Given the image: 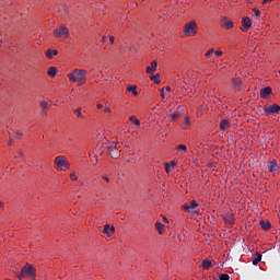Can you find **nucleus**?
<instances>
[{
  "label": "nucleus",
  "instance_id": "nucleus-32",
  "mask_svg": "<svg viewBox=\"0 0 280 280\" xmlns=\"http://www.w3.org/2000/svg\"><path fill=\"white\" fill-rule=\"evenodd\" d=\"M213 54H215V51L213 50V48L209 49V50L206 52V58H211V56H213Z\"/></svg>",
  "mask_w": 280,
  "mask_h": 280
},
{
  "label": "nucleus",
  "instance_id": "nucleus-47",
  "mask_svg": "<svg viewBox=\"0 0 280 280\" xmlns=\"http://www.w3.org/2000/svg\"><path fill=\"white\" fill-rule=\"evenodd\" d=\"M96 108H98V109H100V108H104V105H102V103H97V104H96Z\"/></svg>",
  "mask_w": 280,
  "mask_h": 280
},
{
  "label": "nucleus",
  "instance_id": "nucleus-18",
  "mask_svg": "<svg viewBox=\"0 0 280 280\" xmlns=\"http://www.w3.org/2000/svg\"><path fill=\"white\" fill-rule=\"evenodd\" d=\"M189 126H191V119H189L188 116H185L182 122L183 130H189Z\"/></svg>",
  "mask_w": 280,
  "mask_h": 280
},
{
  "label": "nucleus",
  "instance_id": "nucleus-40",
  "mask_svg": "<svg viewBox=\"0 0 280 280\" xmlns=\"http://www.w3.org/2000/svg\"><path fill=\"white\" fill-rule=\"evenodd\" d=\"M176 161L175 160H172L170 163H168V165H170V167H176Z\"/></svg>",
  "mask_w": 280,
  "mask_h": 280
},
{
  "label": "nucleus",
  "instance_id": "nucleus-28",
  "mask_svg": "<svg viewBox=\"0 0 280 280\" xmlns=\"http://www.w3.org/2000/svg\"><path fill=\"white\" fill-rule=\"evenodd\" d=\"M74 115L78 116L81 119H85V117L82 115V107H79L73 110Z\"/></svg>",
  "mask_w": 280,
  "mask_h": 280
},
{
  "label": "nucleus",
  "instance_id": "nucleus-49",
  "mask_svg": "<svg viewBox=\"0 0 280 280\" xmlns=\"http://www.w3.org/2000/svg\"><path fill=\"white\" fill-rule=\"evenodd\" d=\"M102 42H103V43H106V36H103V37H102Z\"/></svg>",
  "mask_w": 280,
  "mask_h": 280
},
{
  "label": "nucleus",
  "instance_id": "nucleus-21",
  "mask_svg": "<svg viewBox=\"0 0 280 280\" xmlns=\"http://www.w3.org/2000/svg\"><path fill=\"white\" fill-rule=\"evenodd\" d=\"M260 226L261 229H264V231H270V229H272V224L270 223V221H260Z\"/></svg>",
  "mask_w": 280,
  "mask_h": 280
},
{
  "label": "nucleus",
  "instance_id": "nucleus-35",
  "mask_svg": "<svg viewBox=\"0 0 280 280\" xmlns=\"http://www.w3.org/2000/svg\"><path fill=\"white\" fill-rule=\"evenodd\" d=\"M13 136L15 137V139H21V137H23V132H21V131H15V132L13 133Z\"/></svg>",
  "mask_w": 280,
  "mask_h": 280
},
{
  "label": "nucleus",
  "instance_id": "nucleus-50",
  "mask_svg": "<svg viewBox=\"0 0 280 280\" xmlns=\"http://www.w3.org/2000/svg\"><path fill=\"white\" fill-rule=\"evenodd\" d=\"M165 89H166V91H168V92L172 91V88H170V86H166Z\"/></svg>",
  "mask_w": 280,
  "mask_h": 280
},
{
  "label": "nucleus",
  "instance_id": "nucleus-17",
  "mask_svg": "<svg viewBox=\"0 0 280 280\" xmlns=\"http://www.w3.org/2000/svg\"><path fill=\"white\" fill-rule=\"evenodd\" d=\"M272 93V88L267 86L260 90V97H262V100H266V97H268V95H270Z\"/></svg>",
  "mask_w": 280,
  "mask_h": 280
},
{
  "label": "nucleus",
  "instance_id": "nucleus-46",
  "mask_svg": "<svg viewBox=\"0 0 280 280\" xmlns=\"http://www.w3.org/2000/svg\"><path fill=\"white\" fill-rule=\"evenodd\" d=\"M103 180H106V183H110V178H108V176H103Z\"/></svg>",
  "mask_w": 280,
  "mask_h": 280
},
{
  "label": "nucleus",
  "instance_id": "nucleus-43",
  "mask_svg": "<svg viewBox=\"0 0 280 280\" xmlns=\"http://www.w3.org/2000/svg\"><path fill=\"white\" fill-rule=\"evenodd\" d=\"M266 3H272V0H262V4L266 5Z\"/></svg>",
  "mask_w": 280,
  "mask_h": 280
},
{
  "label": "nucleus",
  "instance_id": "nucleus-16",
  "mask_svg": "<svg viewBox=\"0 0 280 280\" xmlns=\"http://www.w3.org/2000/svg\"><path fill=\"white\" fill-rule=\"evenodd\" d=\"M104 235H107V237L113 236V233H115V226H110L109 224H105L103 229Z\"/></svg>",
  "mask_w": 280,
  "mask_h": 280
},
{
  "label": "nucleus",
  "instance_id": "nucleus-25",
  "mask_svg": "<svg viewBox=\"0 0 280 280\" xmlns=\"http://www.w3.org/2000/svg\"><path fill=\"white\" fill-rule=\"evenodd\" d=\"M39 106H40V108H42L44 115H47V110H49V106H48L47 102L42 101V102L39 103Z\"/></svg>",
  "mask_w": 280,
  "mask_h": 280
},
{
  "label": "nucleus",
  "instance_id": "nucleus-11",
  "mask_svg": "<svg viewBox=\"0 0 280 280\" xmlns=\"http://www.w3.org/2000/svg\"><path fill=\"white\" fill-rule=\"evenodd\" d=\"M117 143L118 142H112V145L107 149L112 159H119L121 155L117 150Z\"/></svg>",
  "mask_w": 280,
  "mask_h": 280
},
{
  "label": "nucleus",
  "instance_id": "nucleus-23",
  "mask_svg": "<svg viewBox=\"0 0 280 280\" xmlns=\"http://www.w3.org/2000/svg\"><path fill=\"white\" fill-rule=\"evenodd\" d=\"M259 261H261V253L257 252L252 260V264L253 266H258Z\"/></svg>",
  "mask_w": 280,
  "mask_h": 280
},
{
  "label": "nucleus",
  "instance_id": "nucleus-5",
  "mask_svg": "<svg viewBox=\"0 0 280 280\" xmlns=\"http://www.w3.org/2000/svg\"><path fill=\"white\" fill-rule=\"evenodd\" d=\"M55 165L56 168L59 170L60 172H67V170H69L70 167L69 161L63 155H58L55 159Z\"/></svg>",
  "mask_w": 280,
  "mask_h": 280
},
{
  "label": "nucleus",
  "instance_id": "nucleus-44",
  "mask_svg": "<svg viewBox=\"0 0 280 280\" xmlns=\"http://www.w3.org/2000/svg\"><path fill=\"white\" fill-rule=\"evenodd\" d=\"M109 43H110V45H113V43H115V37L114 36L109 37Z\"/></svg>",
  "mask_w": 280,
  "mask_h": 280
},
{
  "label": "nucleus",
  "instance_id": "nucleus-53",
  "mask_svg": "<svg viewBox=\"0 0 280 280\" xmlns=\"http://www.w3.org/2000/svg\"><path fill=\"white\" fill-rule=\"evenodd\" d=\"M65 12H69V9L65 8Z\"/></svg>",
  "mask_w": 280,
  "mask_h": 280
},
{
  "label": "nucleus",
  "instance_id": "nucleus-31",
  "mask_svg": "<svg viewBox=\"0 0 280 280\" xmlns=\"http://www.w3.org/2000/svg\"><path fill=\"white\" fill-rule=\"evenodd\" d=\"M219 279L220 280H229V279H231V277L229 276V273H221Z\"/></svg>",
  "mask_w": 280,
  "mask_h": 280
},
{
  "label": "nucleus",
  "instance_id": "nucleus-45",
  "mask_svg": "<svg viewBox=\"0 0 280 280\" xmlns=\"http://www.w3.org/2000/svg\"><path fill=\"white\" fill-rule=\"evenodd\" d=\"M8 145H14V140H12V138H10Z\"/></svg>",
  "mask_w": 280,
  "mask_h": 280
},
{
  "label": "nucleus",
  "instance_id": "nucleus-52",
  "mask_svg": "<svg viewBox=\"0 0 280 280\" xmlns=\"http://www.w3.org/2000/svg\"><path fill=\"white\" fill-rule=\"evenodd\" d=\"M163 221H164V222H167V218H166V217H163Z\"/></svg>",
  "mask_w": 280,
  "mask_h": 280
},
{
  "label": "nucleus",
  "instance_id": "nucleus-37",
  "mask_svg": "<svg viewBox=\"0 0 280 280\" xmlns=\"http://www.w3.org/2000/svg\"><path fill=\"white\" fill-rule=\"evenodd\" d=\"M172 166H170V163H165V172L166 174H170V170Z\"/></svg>",
  "mask_w": 280,
  "mask_h": 280
},
{
  "label": "nucleus",
  "instance_id": "nucleus-20",
  "mask_svg": "<svg viewBox=\"0 0 280 280\" xmlns=\"http://www.w3.org/2000/svg\"><path fill=\"white\" fill-rule=\"evenodd\" d=\"M215 262L213 260H210V259H205L202 261V268L205 270H209V268H212V266L214 265Z\"/></svg>",
  "mask_w": 280,
  "mask_h": 280
},
{
  "label": "nucleus",
  "instance_id": "nucleus-34",
  "mask_svg": "<svg viewBox=\"0 0 280 280\" xmlns=\"http://www.w3.org/2000/svg\"><path fill=\"white\" fill-rule=\"evenodd\" d=\"M177 150H182L183 152H187V145L179 144V145H177Z\"/></svg>",
  "mask_w": 280,
  "mask_h": 280
},
{
  "label": "nucleus",
  "instance_id": "nucleus-30",
  "mask_svg": "<svg viewBox=\"0 0 280 280\" xmlns=\"http://www.w3.org/2000/svg\"><path fill=\"white\" fill-rule=\"evenodd\" d=\"M155 226H156V229H158V231H159V233L161 235L163 233L162 232L163 231V226H165V225H163V223H161V222H156Z\"/></svg>",
  "mask_w": 280,
  "mask_h": 280
},
{
  "label": "nucleus",
  "instance_id": "nucleus-7",
  "mask_svg": "<svg viewBox=\"0 0 280 280\" xmlns=\"http://www.w3.org/2000/svg\"><path fill=\"white\" fill-rule=\"evenodd\" d=\"M183 211L186 213H198L196 209H198V202L196 200H191L190 202L184 203L182 206Z\"/></svg>",
  "mask_w": 280,
  "mask_h": 280
},
{
  "label": "nucleus",
  "instance_id": "nucleus-55",
  "mask_svg": "<svg viewBox=\"0 0 280 280\" xmlns=\"http://www.w3.org/2000/svg\"><path fill=\"white\" fill-rule=\"evenodd\" d=\"M95 159H96V161H98V160H97V155H95Z\"/></svg>",
  "mask_w": 280,
  "mask_h": 280
},
{
  "label": "nucleus",
  "instance_id": "nucleus-54",
  "mask_svg": "<svg viewBox=\"0 0 280 280\" xmlns=\"http://www.w3.org/2000/svg\"><path fill=\"white\" fill-rule=\"evenodd\" d=\"M80 185H84V182H81Z\"/></svg>",
  "mask_w": 280,
  "mask_h": 280
},
{
  "label": "nucleus",
  "instance_id": "nucleus-38",
  "mask_svg": "<svg viewBox=\"0 0 280 280\" xmlns=\"http://www.w3.org/2000/svg\"><path fill=\"white\" fill-rule=\"evenodd\" d=\"M70 178L71 180H78V175H75V173H71Z\"/></svg>",
  "mask_w": 280,
  "mask_h": 280
},
{
  "label": "nucleus",
  "instance_id": "nucleus-26",
  "mask_svg": "<svg viewBox=\"0 0 280 280\" xmlns=\"http://www.w3.org/2000/svg\"><path fill=\"white\" fill-rule=\"evenodd\" d=\"M127 91H128L129 93H132V95H135V96L139 95V92L137 91V85H129V86L127 88Z\"/></svg>",
  "mask_w": 280,
  "mask_h": 280
},
{
  "label": "nucleus",
  "instance_id": "nucleus-27",
  "mask_svg": "<svg viewBox=\"0 0 280 280\" xmlns=\"http://www.w3.org/2000/svg\"><path fill=\"white\" fill-rule=\"evenodd\" d=\"M150 80L154 82V84H159L161 82V74L156 73L150 77Z\"/></svg>",
  "mask_w": 280,
  "mask_h": 280
},
{
  "label": "nucleus",
  "instance_id": "nucleus-12",
  "mask_svg": "<svg viewBox=\"0 0 280 280\" xmlns=\"http://www.w3.org/2000/svg\"><path fill=\"white\" fill-rule=\"evenodd\" d=\"M253 27V21H250V18H243L242 20V32H248Z\"/></svg>",
  "mask_w": 280,
  "mask_h": 280
},
{
  "label": "nucleus",
  "instance_id": "nucleus-8",
  "mask_svg": "<svg viewBox=\"0 0 280 280\" xmlns=\"http://www.w3.org/2000/svg\"><path fill=\"white\" fill-rule=\"evenodd\" d=\"M55 38H69V28L67 26L61 25L59 28L54 31Z\"/></svg>",
  "mask_w": 280,
  "mask_h": 280
},
{
  "label": "nucleus",
  "instance_id": "nucleus-42",
  "mask_svg": "<svg viewBox=\"0 0 280 280\" xmlns=\"http://www.w3.org/2000/svg\"><path fill=\"white\" fill-rule=\"evenodd\" d=\"M160 91H161V97L165 98V89L162 88Z\"/></svg>",
  "mask_w": 280,
  "mask_h": 280
},
{
  "label": "nucleus",
  "instance_id": "nucleus-15",
  "mask_svg": "<svg viewBox=\"0 0 280 280\" xmlns=\"http://www.w3.org/2000/svg\"><path fill=\"white\" fill-rule=\"evenodd\" d=\"M231 128V121L226 118H223L220 122V130L224 132L225 130H229Z\"/></svg>",
  "mask_w": 280,
  "mask_h": 280
},
{
  "label": "nucleus",
  "instance_id": "nucleus-33",
  "mask_svg": "<svg viewBox=\"0 0 280 280\" xmlns=\"http://www.w3.org/2000/svg\"><path fill=\"white\" fill-rule=\"evenodd\" d=\"M226 222H229V224H233V222H235V218L233 217V214H230V215L226 218Z\"/></svg>",
  "mask_w": 280,
  "mask_h": 280
},
{
  "label": "nucleus",
  "instance_id": "nucleus-13",
  "mask_svg": "<svg viewBox=\"0 0 280 280\" xmlns=\"http://www.w3.org/2000/svg\"><path fill=\"white\" fill-rule=\"evenodd\" d=\"M267 170L268 172H278L279 164H277V160H270L267 162Z\"/></svg>",
  "mask_w": 280,
  "mask_h": 280
},
{
  "label": "nucleus",
  "instance_id": "nucleus-22",
  "mask_svg": "<svg viewBox=\"0 0 280 280\" xmlns=\"http://www.w3.org/2000/svg\"><path fill=\"white\" fill-rule=\"evenodd\" d=\"M54 56H58V50H56V49H48L47 51H46V58H48V60H51V59H54Z\"/></svg>",
  "mask_w": 280,
  "mask_h": 280
},
{
  "label": "nucleus",
  "instance_id": "nucleus-2",
  "mask_svg": "<svg viewBox=\"0 0 280 280\" xmlns=\"http://www.w3.org/2000/svg\"><path fill=\"white\" fill-rule=\"evenodd\" d=\"M167 115L170 121H176V119H180V117H185L187 115V107L185 105H178L177 108H171Z\"/></svg>",
  "mask_w": 280,
  "mask_h": 280
},
{
  "label": "nucleus",
  "instance_id": "nucleus-51",
  "mask_svg": "<svg viewBox=\"0 0 280 280\" xmlns=\"http://www.w3.org/2000/svg\"><path fill=\"white\" fill-rule=\"evenodd\" d=\"M0 209H3V202L0 201Z\"/></svg>",
  "mask_w": 280,
  "mask_h": 280
},
{
  "label": "nucleus",
  "instance_id": "nucleus-1",
  "mask_svg": "<svg viewBox=\"0 0 280 280\" xmlns=\"http://www.w3.org/2000/svg\"><path fill=\"white\" fill-rule=\"evenodd\" d=\"M70 82H78L79 86L86 84V70L74 69L68 74Z\"/></svg>",
  "mask_w": 280,
  "mask_h": 280
},
{
  "label": "nucleus",
  "instance_id": "nucleus-6",
  "mask_svg": "<svg viewBox=\"0 0 280 280\" xmlns=\"http://www.w3.org/2000/svg\"><path fill=\"white\" fill-rule=\"evenodd\" d=\"M280 113V106L278 104L264 106L262 110H260V114L265 117H270V115H279Z\"/></svg>",
  "mask_w": 280,
  "mask_h": 280
},
{
  "label": "nucleus",
  "instance_id": "nucleus-48",
  "mask_svg": "<svg viewBox=\"0 0 280 280\" xmlns=\"http://www.w3.org/2000/svg\"><path fill=\"white\" fill-rule=\"evenodd\" d=\"M104 113H110V107H105Z\"/></svg>",
  "mask_w": 280,
  "mask_h": 280
},
{
  "label": "nucleus",
  "instance_id": "nucleus-3",
  "mask_svg": "<svg viewBox=\"0 0 280 280\" xmlns=\"http://www.w3.org/2000/svg\"><path fill=\"white\" fill-rule=\"evenodd\" d=\"M25 277H31V279H36V268L34 266L26 264V266L22 267L21 275L18 276V279L22 280Z\"/></svg>",
  "mask_w": 280,
  "mask_h": 280
},
{
  "label": "nucleus",
  "instance_id": "nucleus-14",
  "mask_svg": "<svg viewBox=\"0 0 280 280\" xmlns=\"http://www.w3.org/2000/svg\"><path fill=\"white\" fill-rule=\"evenodd\" d=\"M159 67V62L156 60H153L150 66L147 67V73L152 75V73L156 72V69Z\"/></svg>",
  "mask_w": 280,
  "mask_h": 280
},
{
  "label": "nucleus",
  "instance_id": "nucleus-29",
  "mask_svg": "<svg viewBox=\"0 0 280 280\" xmlns=\"http://www.w3.org/2000/svg\"><path fill=\"white\" fill-rule=\"evenodd\" d=\"M129 121H131V124H135V126H141V121L137 119L135 116H131L129 118Z\"/></svg>",
  "mask_w": 280,
  "mask_h": 280
},
{
  "label": "nucleus",
  "instance_id": "nucleus-10",
  "mask_svg": "<svg viewBox=\"0 0 280 280\" xmlns=\"http://www.w3.org/2000/svg\"><path fill=\"white\" fill-rule=\"evenodd\" d=\"M106 143H108V140L106 138H103V142L97 143L96 154H100V156L104 155V152L108 150V147H106Z\"/></svg>",
  "mask_w": 280,
  "mask_h": 280
},
{
  "label": "nucleus",
  "instance_id": "nucleus-19",
  "mask_svg": "<svg viewBox=\"0 0 280 280\" xmlns=\"http://www.w3.org/2000/svg\"><path fill=\"white\" fill-rule=\"evenodd\" d=\"M232 84H233L234 89H236V91H240V89H242V79L234 78L232 80Z\"/></svg>",
  "mask_w": 280,
  "mask_h": 280
},
{
  "label": "nucleus",
  "instance_id": "nucleus-4",
  "mask_svg": "<svg viewBox=\"0 0 280 280\" xmlns=\"http://www.w3.org/2000/svg\"><path fill=\"white\" fill-rule=\"evenodd\" d=\"M198 34V24L196 21H190L184 25V36H196Z\"/></svg>",
  "mask_w": 280,
  "mask_h": 280
},
{
  "label": "nucleus",
  "instance_id": "nucleus-36",
  "mask_svg": "<svg viewBox=\"0 0 280 280\" xmlns=\"http://www.w3.org/2000/svg\"><path fill=\"white\" fill-rule=\"evenodd\" d=\"M14 159H23V152L21 150H19L18 154L14 156Z\"/></svg>",
  "mask_w": 280,
  "mask_h": 280
},
{
  "label": "nucleus",
  "instance_id": "nucleus-39",
  "mask_svg": "<svg viewBox=\"0 0 280 280\" xmlns=\"http://www.w3.org/2000/svg\"><path fill=\"white\" fill-rule=\"evenodd\" d=\"M253 12L255 16H259V14H261V11H259L258 9H253Z\"/></svg>",
  "mask_w": 280,
  "mask_h": 280
},
{
  "label": "nucleus",
  "instance_id": "nucleus-41",
  "mask_svg": "<svg viewBox=\"0 0 280 280\" xmlns=\"http://www.w3.org/2000/svg\"><path fill=\"white\" fill-rule=\"evenodd\" d=\"M214 54L220 58V56H223L224 52L222 50H217Z\"/></svg>",
  "mask_w": 280,
  "mask_h": 280
},
{
  "label": "nucleus",
  "instance_id": "nucleus-9",
  "mask_svg": "<svg viewBox=\"0 0 280 280\" xmlns=\"http://www.w3.org/2000/svg\"><path fill=\"white\" fill-rule=\"evenodd\" d=\"M221 27H223V30H233V27H235V22H233V20H231L226 16H222L221 18Z\"/></svg>",
  "mask_w": 280,
  "mask_h": 280
},
{
  "label": "nucleus",
  "instance_id": "nucleus-24",
  "mask_svg": "<svg viewBox=\"0 0 280 280\" xmlns=\"http://www.w3.org/2000/svg\"><path fill=\"white\" fill-rule=\"evenodd\" d=\"M56 73H58V68L57 67H50L48 69L47 74L49 75V78H56Z\"/></svg>",
  "mask_w": 280,
  "mask_h": 280
}]
</instances>
